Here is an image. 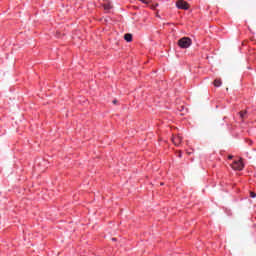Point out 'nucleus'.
Wrapping results in <instances>:
<instances>
[{"label":"nucleus","mask_w":256,"mask_h":256,"mask_svg":"<svg viewBox=\"0 0 256 256\" xmlns=\"http://www.w3.org/2000/svg\"><path fill=\"white\" fill-rule=\"evenodd\" d=\"M117 239L116 238H112V241H116Z\"/></svg>","instance_id":"15"},{"label":"nucleus","mask_w":256,"mask_h":256,"mask_svg":"<svg viewBox=\"0 0 256 256\" xmlns=\"http://www.w3.org/2000/svg\"><path fill=\"white\" fill-rule=\"evenodd\" d=\"M221 85H222L221 79L214 80V87H221Z\"/></svg>","instance_id":"7"},{"label":"nucleus","mask_w":256,"mask_h":256,"mask_svg":"<svg viewBox=\"0 0 256 256\" xmlns=\"http://www.w3.org/2000/svg\"><path fill=\"white\" fill-rule=\"evenodd\" d=\"M151 9H157L155 5H152L151 6Z\"/></svg>","instance_id":"11"},{"label":"nucleus","mask_w":256,"mask_h":256,"mask_svg":"<svg viewBox=\"0 0 256 256\" xmlns=\"http://www.w3.org/2000/svg\"><path fill=\"white\" fill-rule=\"evenodd\" d=\"M250 197H251L252 199H255V198H256V193H255V192H250Z\"/></svg>","instance_id":"10"},{"label":"nucleus","mask_w":256,"mask_h":256,"mask_svg":"<svg viewBox=\"0 0 256 256\" xmlns=\"http://www.w3.org/2000/svg\"><path fill=\"white\" fill-rule=\"evenodd\" d=\"M141 3H144L145 5H148V3H151V0H139Z\"/></svg>","instance_id":"9"},{"label":"nucleus","mask_w":256,"mask_h":256,"mask_svg":"<svg viewBox=\"0 0 256 256\" xmlns=\"http://www.w3.org/2000/svg\"><path fill=\"white\" fill-rule=\"evenodd\" d=\"M243 162H241V160L238 161H234L232 163V169H234L235 171H243Z\"/></svg>","instance_id":"2"},{"label":"nucleus","mask_w":256,"mask_h":256,"mask_svg":"<svg viewBox=\"0 0 256 256\" xmlns=\"http://www.w3.org/2000/svg\"><path fill=\"white\" fill-rule=\"evenodd\" d=\"M192 40L189 37H183L181 39L178 40V46L181 49H189V47H191L192 44Z\"/></svg>","instance_id":"1"},{"label":"nucleus","mask_w":256,"mask_h":256,"mask_svg":"<svg viewBox=\"0 0 256 256\" xmlns=\"http://www.w3.org/2000/svg\"><path fill=\"white\" fill-rule=\"evenodd\" d=\"M113 104H114V105H117V100H113Z\"/></svg>","instance_id":"12"},{"label":"nucleus","mask_w":256,"mask_h":256,"mask_svg":"<svg viewBox=\"0 0 256 256\" xmlns=\"http://www.w3.org/2000/svg\"><path fill=\"white\" fill-rule=\"evenodd\" d=\"M154 6H156V8H157V7H159V4H158V3H156Z\"/></svg>","instance_id":"14"},{"label":"nucleus","mask_w":256,"mask_h":256,"mask_svg":"<svg viewBox=\"0 0 256 256\" xmlns=\"http://www.w3.org/2000/svg\"><path fill=\"white\" fill-rule=\"evenodd\" d=\"M176 7H177L178 9L187 10V9H189V3H187V2L184 1V0H178V1L176 2Z\"/></svg>","instance_id":"3"},{"label":"nucleus","mask_w":256,"mask_h":256,"mask_svg":"<svg viewBox=\"0 0 256 256\" xmlns=\"http://www.w3.org/2000/svg\"><path fill=\"white\" fill-rule=\"evenodd\" d=\"M181 141H183V138L179 135H174L172 137V143L176 145V147H179V145H181Z\"/></svg>","instance_id":"4"},{"label":"nucleus","mask_w":256,"mask_h":256,"mask_svg":"<svg viewBox=\"0 0 256 256\" xmlns=\"http://www.w3.org/2000/svg\"><path fill=\"white\" fill-rule=\"evenodd\" d=\"M228 159H233V155H229V156H228Z\"/></svg>","instance_id":"13"},{"label":"nucleus","mask_w":256,"mask_h":256,"mask_svg":"<svg viewBox=\"0 0 256 256\" xmlns=\"http://www.w3.org/2000/svg\"><path fill=\"white\" fill-rule=\"evenodd\" d=\"M102 7L104 8L105 11H110V9H113V4L111 2H105Z\"/></svg>","instance_id":"5"},{"label":"nucleus","mask_w":256,"mask_h":256,"mask_svg":"<svg viewBox=\"0 0 256 256\" xmlns=\"http://www.w3.org/2000/svg\"><path fill=\"white\" fill-rule=\"evenodd\" d=\"M245 115H247V111H241L240 112L241 119H245Z\"/></svg>","instance_id":"8"},{"label":"nucleus","mask_w":256,"mask_h":256,"mask_svg":"<svg viewBox=\"0 0 256 256\" xmlns=\"http://www.w3.org/2000/svg\"><path fill=\"white\" fill-rule=\"evenodd\" d=\"M124 39H125V41H127V43H131V41H133V35L125 34Z\"/></svg>","instance_id":"6"}]
</instances>
